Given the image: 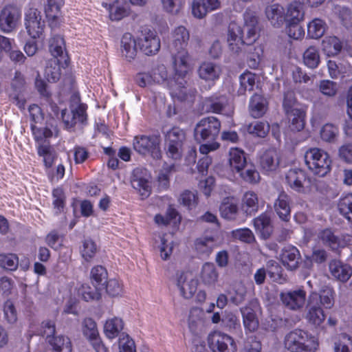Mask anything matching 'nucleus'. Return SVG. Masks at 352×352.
Wrapping results in <instances>:
<instances>
[{
	"mask_svg": "<svg viewBox=\"0 0 352 352\" xmlns=\"http://www.w3.org/2000/svg\"><path fill=\"white\" fill-rule=\"evenodd\" d=\"M325 314L320 306L318 305L316 295H309L305 307V318L315 326L320 327L325 320Z\"/></svg>",
	"mask_w": 352,
	"mask_h": 352,
	"instance_id": "f3484780",
	"label": "nucleus"
},
{
	"mask_svg": "<svg viewBox=\"0 0 352 352\" xmlns=\"http://www.w3.org/2000/svg\"><path fill=\"white\" fill-rule=\"evenodd\" d=\"M254 228L261 239H268L273 232L271 218L267 213H263L253 221Z\"/></svg>",
	"mask_w": 352,
	"mask_h": 352,
	"instance_id": "4be33fe9",
	"label": "nucleus"
},
{
	"mask_svg": "<svg viewBox=\"0 0 352 352\" xmlns=\"http://www.w3.org/2000/svg\"><path fill=\"white\" fill-rule=\"evenodd\" d=\"M259 164L266 172L275 170L279 165V156L275 148H269L260 156Z\"/></svg>",
	"mask_w": 352,
	"mask_h": 352,
	"instance_id": "a878e982",
	"label": "nucleus"
},
{
	"mask_svg": "<svg viewBox=\"0 0 352 352\" xmlns=\"http://www.w3.org/2000/svg\"><path fill=\"white\" fill-rule=\"evenodd\" d=\"M285 347L292 352H315L318 344L308 338L306 332L295 329L288 333L284 340Z\"/></svg>",
	"mask_w": 352,
	"mask_h": 352,
	"instance_id": "39448f33",
	"label": "nucleus"
},
{
	"mask_svg": "<svg viewBox=\"0 0 352 352\" xmlns=\"http://www.w3.org/2000/svg\"><path fill=\"white\" fill-rule=\"evenodd\" d=\"M248 131L256 137L265 138L270 131V125L265 122L255 121L248 125Z\"/></svg>",
	"mask_w": 352,
	"mask_h": 352,
	"instance_id": "5fc2aeb1",
	"label": "nucleus"
},
{
	"mask_svg": "<svg viewBox=\"0 0 352 352\" xmlns=\"http://www.w3.org/2000/svg\"><path fill=\"white\" fill-rule=\"evenodd\" d=\"M208 344L212 352H236V344L233 338L220 331L208 335Z\"/></svg>",
	"mask_w": 352,
	"mask_h": 352,
	"instance_id": "1a4fd4ad",
	"label": "nucleus"
},
{
	"mask_svg": "<svg viewBox=\"0 0 352 352\" xmlns=\"http://www.w3.org/2000/svg\"><path fill=\"white\" fill-rule=\"evenodd\" d=\"M140 50L146 55L152 56L157 54L160 49V39L154 30L147 27H142L138 37Z\"/></svg>",
	"mask_w": 352,
	"mask_h": 352,
	"instance_id": "9d476101",
	"label": "nucleus"
},
{
	"mask_svg": "<svg viewBox=\"0 0 352 352\" xmlns=\"http://www.w3.org/2000/svg\"><path fill=\"white\" fill-rule=\"evenodd\" d=\"M177 285L181 294L186 299L193 296L197 289L198 280L188 272H177L176 274Z\"/></svg>",
	"mask_w": 352,
	"mask_h": 352,
	"instance_id": "2eb2a0df",
	"label": "nucleus"
},
{
	"mask_svg": "<svg viewBox=\"0 0 352 352\" xmlns=\"http://www.w3.org/2000/svg\"><path fill=\"white\" fill-rule=\"evenodd\" d=\"M56 333V324L54 320H45L41 322L39 334L45 337L46 341L52 338Z\"/></svg>",
	"mask_w": 352,
	"mask_h": 352,
	"instance_id": "0e129e2a",
	"label": "nucleus"
},
{
	"mask_svg": "<svg viewBox=\"0 0 352 352\" xmlns=\"http://www.w3.org/2000/svg\"><path fill=\"white\" fill-rule=\"evenodd\" d=\"M104 289H99L98 287H91L89 285H82L80 293L85 301L98 300L101 298V292Z\"/></svg>",
	"mask_w": 352,
	"mask_h": 352,
	"instance_id": "bf43d9fd",
	"label": "nucleus"
},
{
	"mask_svg": "<svg viewBox=\"0 0 352 352\" xmlns=\"http://www.w3.org/2000/svg\"><path fill=\"white\" fill-rule=\"evenodd\" d=\"M256 76L252 72H244L239 76L240 86L237 90L238 95H245L247 91H252L255 85Z\"/></svg>",
	"mask_w": 352,
	"mask_h": 352,
	"instance_id": "a18cd8bd",
	"label": "nucleus"
},
{
	"mask_svg": "<svg viewBox=\"0 0 352 352\" xmlns=\"http://www.w3.org/2000/svg\"><path fill=\"white\" fill-rule=\"evenodd\" d=\"M283 107L285 113L299 109L297 107V100L295 97V94L293 91H287L284 94Z\"/></svg>",
	"mask_w": 352,
	"mask_h": 352,
	"instance_id": "338daca9",
	"label": "nucleus"
},
{
	"mask_svg": "<svg viewBox=\"0 0 352 352\" xmlns=\"http://www.w3.org/2000/svg\"><path fill=\"white\" fill-rule=\"evenodd\" d=\"M219 212L221 217L228 220H235L239 214V199L234 197L223 199Z\"/></svg>",
	"mask_w": 352,
	"mask_h": 352,
	"instance_id": "412c9836",
	"label": "nucleus"
},
{
	"mask_svg": "<svg viewBox=\"0 0 352 352\" xmlns=\"http://www.w3.org/2000/svg\"><path fill=\"white\" fill-rule=\"evenodd\" d=\"M186 76L187 74L182 76L175 71L174 79L175 82L178 85L179 89L177 91L175 92V97L182 102H192L197 91L195 89H187L185 87L187 84V81L185 79Z\"/></svg>",
	"mask_w": 352,
	"mask_h": 352,
	"instance_id": "5701e85b",
	"label": "nucleus"
},
{
	"mask_svg": "<svg viewBox=\"0 0 352 352\" xmlns=\"http://www.w3.org/2000/svg\"><path fill=\"white\" fill-rule=\"evenodd\" d=\"M222 324L230 331H233L240 327L239 320L232 312H226L222 317Z\"/></svg>",
	"mask_w": 352,
	"mask_h": 352,
	"instance_id": "e2e57ef3",
	"label": "nucleus"
},
{
	"mask_svg": "<svg viewBox=\"0 0 352 352\" xmlns=\"http://www.w3.org/2000/svg\"><path fill=\"white\" fill-rule=\"evenodd\" d=\"M228 41L230 50L236 53L243 51V35L241 28L234 23H231L228 27Z\"/></svg>",
	"mask_w": 352,
	"mask_h": 352,
	"instance_id": "aec40b11",
	"label": "nucleus"
},
{
	"mask_svg": "<svg viewBox=\"0 0 352 352\" xmlns=\"http://www.w3.org/2000/svg\"><path fill=\"white\" fill-rule=\"evenodd\" d=\"M305 12L302 4L298 2H294L287 8L285 14V21H296L300 23L304 19Z\"/></svg>",
	"mask_w": 352,
	"mask_h": 352,
	"instance_id": "c03bdc74",
	"label": "nucleus"
},
{
	"mask_svg": "<svg viewBox=\"0 0 352 352\" xmlns=\"http://www.w3.org/2000/svg\"><path fill=\"white\" fill-rule=\"evenodd\" d=\"M204 311L197 307H193L190 309L188 324L190 331L194 334H199L202 332L204 327Z\"/></svg>",
	"mask_w": 352,
	"mask_h": 352,
	"instance_id": "cd10ccee",
	"label": "nucleus"
},
{
	"mask_svg": "<svg viewBox=\"0 0 352 352\" xmlns=\"http://www.w3.org/2000/svg\"><path fill=\"white\" fill-rule=\"evenodd\" d=\"M242 208L247 215H252L258 210V199L257 195L252 192H246L242 198Z\"/></svg>",
	"mask_w": 352,
	"mask_h": 352,
	"instance_id": "58836bf2",
	"label": "nucleus"
},
{
	"mask_svg": "<svg viewBox=\"0 0 352 352\" xmlns=\"http://www.w3.org/2000/svg\"><path fill=\"white\" fill-rule=\"evenodd\" d=\"M121 53L128 62L133 61L137 56L136 41L131 33L126 32L122 37Z\"/></svg>",
	"mask_w": 352,
	"mask_h": 352,
	"instance_id": "393cba45",
	"label": "nucleus"
},
{
	"mask_svg": "<svg viewBox=\"0 0 352 352\" xmlns=\"http://www.w3.org/2000/svg\"><path fill=\"white\" fill-rule=\"evenodd\" d=\"M318 238L324 245L329 247L332 250H336L340 246V241L330 229H324L319 232Z\"/></svg>",
	"mask_w": 352,
	"mask_h": 352,
	"instance_id": "09e8293b",
	"label": "nucleus"
},
{
	"mask_svg": "<svg viewBox=\"0 0 352 352\" xmlns=\"http://www.w3.org/2000/svg\"><path fill=\"white\" fill-rule=\"evenodd\" d=\"M119 352H137L133 339L126 333H122L118 338Z\"/></svg>",
	"mask_w": 352,
	"mask_h": 352,
	"instance_id": "603ef678",
	"label": "nucleus"
},
{
	"mask_svg": "<svg viewBox=\"0 0 352 352\" xmlns=\"http://www.w3.org/2000/svg\"><path fill=\"white\" fill-rule=\"evenodd\" d=\"M259 307L256 299L250 300L245 307L240 309L244 327L250 332H254L258 328L259 322L256 311Z\"/></svg>",
	"mask_w": 352,
	"mask_h": 352,
	"instance_id": "dca6fc26",
	"label": "nucleus"
},
{
	"mask_svg": "<svg viewBox=\"0 0 352 352\" xmlns=\"http://www.w3.org/2000/svg\"><path fill=\"white\" fill-rule=\"evenodd\" d=\"M60 64V58H52L47 61L45 69V76L48 82H56L60 79L61 76Z\"/></svg>",
	"mask_w": 352,
	"mask_h": 352,
	"instance_id": "c9c22d12",
	"label": "nucleus"
},
{
	"mask_svg": "<svg viewBox=\"0 0 352 352\" xmlns=\"http://www.w3.org/2000/svg\"><path fill=\"white\" fill-rule=\"evenodd\" d=\"M38 153L39 155L43 157L45 166L47 168H50L52 166L54 160L56 158V153L50 145L42 144L39 146Z\"/></svg>",
	"mask_w": 352,
	"mask_h": 352,
	"instance_id": "13d9d810",
	"label": "nucleus"
},
{
	"mask_svg": "<svg viewBox=\"0 0 352 352\" xmlns=\"http://www.w3.org/2000/svg\"><path fill=\"white\" fill-rule=\"evenodd\" d=\"M96 252L97 247L93 240L91 239H86L82 241L80 253L85 260L89 261L95 256Z\"/></svg>",
	"mask_w": 352,
	"mask_h": 352,
	"instance_id": "4d7b16f0",
	"label": "nucleus"
},
{
	"mask_svg": "<svg viewBox=\"0 0 352 352\" xmlns=\"http://www.w3.org/2000/svg\"><path fill=\"white\" fill-rule=\"evenodd\" d=\"M91 284L93 287H98L99 289H104V285L108 279L107 270L102 265L94 267L90 274Z\"/></svg>",
	"mask_w": 352,
	"mask_h": 352,
	"instance_id": "a19ab883",
	"label": "nucleus"
},
{
	"mask_svg": "<svg viewBox=\"0 0 352 352\" xmlns=\"http://www.w3.org/2000/svg\"><path fill=\"white\" fill-rule=\"evenodd\" d=\"M104 289L106 292L112 297L120 296L122 292V285L116 279L107 280L104 285Z\"/></svg>",
	"mask_w": 352,
	"mask_h": 352,
	"instance_id": "774afa93",
	"label": "nucleus"
},
{
	"mask_svg": "<svg viewBox=\"0 0 352 352\" xmlns=\"http://www.w3.org/2000/svg\"><path fill=\"white\" fill-rule=\"evenodd\" d=\"M195 245L202 252H210L215 245V241L212 236H206L197 239Z\"/></svg>",
	"mask_w": 352,
	"mask_h": 352,
	"instance_id": "69168bd1",
	"label": "nucleus"
},
{
	"mask_svg": "<svg viewBox=\"0 0 352 352\" xmlns=\"http://www.w3.org/2000/svg\"><path fill=\"white\" fill-rule=\"evenodd\" d=\"M87 106L80 104L76 107H72L70 112L67 109L62 110L61 117L65 128L74 127L78 122L83 123L87 120Z\"/></svg>",
	"mask_w": 352,
	"mask_h": 352,
	"instance_id": "6ab92c4d",
	"label": "nucleus"
},
{
	"mask_svg": "<svg viewBox=\"0 0 352 352\" xmlns=\"http://www.w3.org/2000/svg\"><path fill=\"white\" fill-rule=\"evenodd\" d=\"M267 99L261 94H254L250 98L249 109L251 116L258 118L262 117L267 110Z\"/></svg>",
	"mask_w": 352,
	"mask_h": 352,
	"instance_id": "c85d7f7f",
	"label": "nucleus"
},
{
	"mask_svg": "<svg viewBox=\"0 0 352 352\" xmlns=\"http://www.w3.org/2000/svg\"><path fill=\"white\" fill-rule=\"evenodd\" d=\"M226 105V99L224 96H212L206 98L203 102V108L207 113H219Z\"/></svg>",
	"mask_w": 352,
	"mask_h": 352,
	"instance_id": "473e14b6",
	"label": "nucleus"
},
{
	"mask_svg": "<svg viewBox=\"0 0 352 352\" xmlns=\"http://www.w3.org/2000/svg\"><path fill=\"white\" fill-rule=\"evenodd\" d=\"M290 198L285 192H281L276 199L274 208L278 217L288 222L291 217Z\"/></svg>",
	"mask_w": 352,
	"mask_h": 352,
	"instance_id": "b1692460",
	"label": "nucleus"
},
{
	"mask_svg": "<svg viewBox=\"0 0 352 352\" xmlns=\"http://www.w3.org/2000/svg\"><path fill=\"white\" fill-rule=\"evenodd\" d=\"M342 49L340 40L335 36H325L321 43V50L328 57L336 56Z\"/></svg>",
	"mask_w": 352,
	"mask_h": 352,
	"instance_id": "c756f323",
	"label": "nucleus"
},
{
	"mask_svg": "<svg viewBox=\"0 0 352 352\" xmlns=\"http://www.w3.org/2000/svg\"><path fill=\"white\" fill-rule=\"evenodd\" d=\"M329 267L331 275L342 282H346L352 275L351 267L338 260H332Z\"/></svg>",
	"mask_w": 352,
	"mask_h": 352,
	"instance_id": "bb28decb",
	"label": "nucleus"
},
{
	"mask_svg": "<svg viewBox=\"0 0 352 352\" xmlns=\"http://www.w3.org/2000/svg\"><path fill=\"white\" fill-rule=\"evenodd\" d=\"M241 177L250 184H256L260 180L259 173L252 165H247L244 169L239 172Z\"/></svg>",
	"mask_w": 352,
	"mask_h": 352,
	"instance_id": "6e6d98bb",
	"label": "nucleus"
},
{
	"mask_svg": "<svg viewBox=\"0 0 352 352\" xmlns=\"http://www.w3.org/2000/svg\"><path fill=\"white\" fill-rule=\"evenodd\" d=\"M186 141L185 131L179 127H173L166 134V155L175 160L182 156L183 145Z\"/></svg>",
	"mask_w": 352,
	"mask_h": 352,
	"instance_id": "423d86ee",
	"label": "nucleus"
},
{
	"mask_svg": "<svg viewBox=\"0 0 352 352\" xmlns=\"http://www.w3.org/2000/svg\"><path fill=\"white\" fill-rule=\"evenodd\" d=\"M189 36L186 28L179 26L175 30L173 41L168 47L175 71L182 76L188 74L189 70V55L186 50Z\"/></svg>",
	"mask_w": 352,
	"mask_h": 352,
	"instance_id": "f03ea898",
	"label": "nucleus"
},
{
	"mask_svg": "<svg viewBox=\"0 0 352 352\" xmlns=\"http://www.w3.org/2000/svg\"><path fill=\"white\" fill-rule=\"evenodd\" d=\"M280 261L283 265L289 271L297 270L301 262L300 251L294 245L285 246L280 254Z\"/></svg>",
	"mask_w": 352,
	"mask_h": 352,
	"instance_id": "a211bd4d",
	"label": "nucleus"
},
{
	"mask_svg": "<svg viewBox=\"0 0 352 352\" xmlns=\"http://www.w3.org/2000/svg\"><path fill=\"white\" fill-rule=\"evenodd\" d=\"M304 64L310 69H316L320 63L318 50L315 46L309 47L303 53Z\"/></svg>",
	"mask_w": 352,
	"mask_h": 352,
	"instance_id": "37998d69",
	"label": "nucleus"
},
{
	"mask_svg": "<svg viewBox=\"0 0 352 352\" xmlns=\"http://www.w3.org/2000/svg\"><path fill=\"white\" fill-rule=\"evenodd\" d=\"M265 14L271 24L276 28L280 27L285 21V10L279 4L268 6L265 8Z\"/></svg>",
	"mask_w": 352,
	"mask_h": 352,
	"instance_id": "2f4dec72",
	"label": "nucleus"
},
{
	"mask_svg": "<svg viewBox=\"0 0 352 352\" xmlns=\"http://www.w3.org/2000/svg\"><path fill=\"white\" fill-rule=\"evenodd\" d=\"M179 203L188 209L195 208L198 204V197L197 191L186 190L183 191L179 199Z\"/></svg>",
	"mask_w": 352,
	"mask_h": 352,
	"instance_id": "864d4df0",
	"label": "nucleus"
},
{
	"mask_svg": "<svg viewBox=\"0 0 352 352\" xmlns=\"http://www.w3.org/2000/svg\"><path fill=\"white\" fill-rule=\"evenodd\" d=\"M149 177L146 168H136L133 170L131 184L132 187L138 192L142 199L147 198L151 192Z\"/></svg>",
	"mask_w": 352,
	"mask_h": 352,
	"instance_id": "9b49d317",
	"label": "nucleus"
},
{
	"mask_svg": "<svg viewBox=\"0 0 352 352\" xmlns=\"http://www.w3.org/2000/svg\"><path fill=\"white\" fill-rule=\"evenodd\" d=\"M221 130V122L214 116H208L199 120L194 129L195 141L200 144L199 151L208 154L219 148L217 142Z\"/></svg>",
	"mask_w": 352,
	"mask_h": 352,
	"instance_id": "f257e3e1",
	"label": "nucleus"
},
{
	"mask_svg": "<svg viewBox=\"0 0 352 352\" xmlns=\"http://www.w3.org/2000/svg\"><path fill=\"white\" fill-rule=\"evenodd\" d=\"M219 273L214 263H205L201 271V279L207 285H214L218 280Z\"/></svg>",
	"mask_w": 352,
	"mask_h": 352,
	"instance_id": "ea45409f",
	"label": "nucleus"
},
{
	"mask_svg": "<svg viewBox=\"0 0 352 352\" xmlns=\"http://www.w3.org/2000/svg\"><path fill=\"white\" fill-rule=\"evenodd\" d=\"M25 28L28 34L33 38H39L45 28V21L42 20L41 12L30 8L25 14Z\"/></svg>",
	"mask_w": 352,
	"mask_h": 352,
	"instance_id": "4468645a",
	"label": "nucleus"
},
{
	"mask_svg": "<svg viewBox=\"0 0 352 352\" xmlns=\"http://www.w3.org/2000/svg\"><path fill=\"white\" fill-rule=\"evenodd\" d=\"M63 3V0H47L45 8L47 16L53 19H57Z\"/></svg>",
	"mask_w": 352,
	"mask_h": 352,
	"instance_id": "052dcab7",
	"label": "nucleus"
},
{
	"mask_svg": "<svg viewBox=\"0 0 352 352\" xmlns=\"http://www.w3.org/2000/svg\"><path fill=\"white\" fill-rule=\"evenodd\" d=\"M133 148L141 155H151L154 159L158 160L162 157L160 150V138L158 135L136 136L133 140Z\"/></svg>",
	"mask_w": 352,
	"mask_h": 352,
	"instance_id": "0eeeda50",
	"label": "nucleus"
},
{
	"mask_svg": "<svg viewBox=\"0 0 352 352\" xmlns=\"http://www.w3.org/2000/svg\"><path fill=\"white\" fill-rule=\"evenodd\" d=\"M326 23L320 19H314L307 25V34L311 38L322 37L326 31Z\"/></svg>",
	"mask_w": 352,
	"mask_h": 352,
	"instance_id": "de8ad7c7",
	"label": "nucleus"
},
{
	"mask_svg": "<svg viewBox=\"0 0 352 352\" xmlns=\"http://www.w3.org/2000/svg\"><path fill=\"white\" fill-rule=\"evenodd\" d=\"M306 292L303 289L287 291L280 294V300L288 309L300 311L306 302Z\"/></svg>",
	"mask_w": 352,
	"mask_h": 352,
	"instance_id": "f8f14e48",
	"label": "nucleus"
},
{
	"mask_svg": "<svg viewBox=\"0 0 352 352\" xmlns=\"http://www.w3.org/2000/svg\"><path fill=\"white\" fill-rule=\"evenodd\" d=\"M124 323L122 318L114 317L107 320L104 325V333L106 337L112 340L118 336L124 329Z\"/></svg>",
	"mask_w": 352,
	"mask_h": 352,
	"instance_id": "72a5a7b5",
	"label": "nucleus"
},
{
	"mask_svg": "<svg viewBox=\"0 0 352 352\" xmlns=\"http://www.w3.org/2000/svg\"><path fill=\"white\" fill-rule=\"evenodd\" d=\"M310 295H316L318 305H322L326 309H331L334 305L333 291L331 288L326 287L322 289L320 294L316 292Z\"/></svg>",
	"mask_w": 352,
	"mask_h": 352,
	"instance_id": "49530a36",
	"label": "nucleus"
},
{
	"mask_svg": "<svg viewBox=\"0 0 352 352\" xmlns=\"http://www.w3.org/2000/svg\"><path fill=\"white\" fill-rule=\"evenodd\" d=\"M287 184L296 192H304L305 188L311 185V179L307 173L298 168L290 169L285 176Z\"/></svg>",
	"mask_w": 352,
	"mask_h": 352,
	"instance_id": "ddd939ff",
	"label": "nucleus"
},
{
	"mask_svg": "<svg viewBox=\"0 0 352 352\" xmlns=\"http://www.w3.org/2000/svg\"><path fill=\"white\" fill-rule=\"evenodd\" d=\"M305 162L314 174L324 177L331 170V160L329 154L318 148H311L305 154Z\"/></svg>",
	"mask_w": 352,
	"mask_h": 352,
	"instance_id": "7ed1b4c3",
	"label": "nucleus"
},
{
	"mask_svg": "<svg viewBox=\"0 0 352 352\" xmlns=\"http://www.w3.org/2000/svg\"><path fill=\"white\" fill-rule=\"evenodd\" d=\"M340 213L349 221L352 222V194L341 198L338 204Z\"/></svg>",
	"mask_w": 352,
	"mask_h": 352,
	"instance_id": "3c124183",
	"label": "nucleus"
},
{
	"mask_svg": "<svg viewBox=\"0 0 352 352\" xmlns=\"http://www.w3.org/2000/svg\"><path fill=\"white\" fill-rule=\"evenodd\" d=\"M47 343L53 352H72V345L70 339L64 336H53Z\"/></svg>",
	"mask_w": 352,
	"mask_h": 352,
	"instance_id": "e433bc0d",
	"label": "nucleus"
},
{
	"mask_svg": "<svg viewBox=\"0 0 352 352\" xmlns=\"http://www.w3.org/2000/svg\"><path fill=\"white\" fill-rule=\"evenodd\" d=\"M21 16V10L14 5H6L0 10V30L10 33L16 28Z\"/></svg>",
	"mask_w": 352,
	"mask_h": 352,
	"instance_id": "6e6552de",
	"label": "nucleus"
},
{
	"mask_svg": "<svg viewBox=\"0 0 352 352\" xmlns=\"http://www.w3.org/2000/svg\"><path fill=\"white\" fill-rule=\"evenodd\" d=\"M221 73L220 67L211 62L203 63L198 69L199 78L206 81H214L219 78Z\"/></svg>",
	"mask_w": 352,
	"mask_h": 352,
	"instance_id": "7c9ffc66",
	"label": "nucleus"
},
{
	"mask_svg": "<svg viewBox=\"0 0 352 352\" xmlns=\"http://www.w3.org/2000/svg\"><path fill=\"white\" fill-rule=\"evenodd\" d=\"M49 50L53 58L63 59L67 58L65 51V41L58 35L52 36L49 41Z\"/></svg>",
	"mask_w": 352,
	"mask_h": 352,
	"instance_id": "4c0bfd02",
	"label": "nucleus"
},
{
	"mask_svg": "<svg viewBox=\"0 0 352 352\" xmlns=\"http://www.w3.org/2000/svg\"><path fill=\"white\" fill-rule=\"evenodd\" d=\"M290 123V128L292 131H300L302 130L305 124V111L302 109H295L285 113Z\"/></svg>",
	"mask_w": 352,
	"mask_h": 352,
	"instance_id": "f704fd0d",
	"label": "nucleus"
},
{
	"mask_svg": "<svg viewBox=\"0 0 352 352\" xmlns=\"http://www.w3.org/2000/svg\"><path fill=\"white\" fill-rule=\"evenodd\" d=\"M82 332L89 341L100 336L97 324L91 318H86L82 320Z\"/></svg>",
	"mask_w": 352,
	"mask_h": 352,
	"instance_id": "8fccbe9b",
	"label": "nucleus"
},
{
	"mask_svg": "<svg viewBox=\"0 0 352 352\" xmlns=\"http://www.w3.org/2000/svg\"><path fill=\"white\" fill-rule=\"evenodd\" d=\"M19 265L18 257L14 254H0V266L9 270H14Z\"/></svg>",
	"mask_w": 352,
	"mask_h": 352,
	"instance_id": "680f3d73",
	"label": "nucleus"
},
{
	"mask_svg": "<svg viewBox=\"0 0 352 352\" xmlns=\"http://www.w3.org/2000/svg\"><path fill=\"white\" fill-rule=\"evenodd\" d=\"M242 30L243 34L245 32V36H243V51L248 54V65L250 68L256 69L259 65L263 52L259 46L256 47L253 45L258 37V26H243Z\"/></svg>",
	"mask_w": 352,
	"mask_h": 352,
	"instance_id": "20e7f679",
	"label": "nucleus"
},
{
	"mask_svg": "<svg viewBox=\"0 0 352 352\" xmlns=\"http://www.w3.org/2000/svg\"><path fill=\"white\" fill-rule=\"evenodd\" d=\"M229 163L232 170L241 172L248 165L245 153L238 148H232L229 153Z\"/></svg>",
	"mask_w": 352,
	"mask_h": 352,
	"instance_id": "79ce46f5",
	"label": "nucleus"
}]
</instances>
